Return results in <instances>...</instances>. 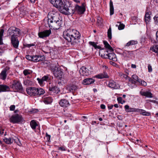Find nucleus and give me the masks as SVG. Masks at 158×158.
I'll return each mask as SVG.
<instances>
[{"instance_id":"7c9ffc66","label":"nucleus","mask_w":158,"mask_h":158,"mask_svg":"<svg viewBox=\"0 0 158 158\" xmlns=\"http://www.w3.org/2000/svg\"><path fill=\"white\" fill-rule=\"evenodd\" d=\"M6 70H4L2 71L0 74V78L1 79L4 80L6 79Z\"/></svg>"},{"instance_id":"f257e3e1","label":"nucleus","mask_w":158,"mask_h":158,"mask_svg":"<svg viewBox=\"0 0 158 158\" xmlns=\"http://www.w3.org/2000/svg\"><path fill=\"white\" fill-rule=\"evenodd\" d=\"M63 37L72 45L78 44L80 42L81 34L75 29H69L65 31L63 33Z\"/></svg>"},{"instance_id":"2f4dec72","label":"nucleus","mask_w":158,"mask_h":158,"mask_svg":"<svg viewBox=\"0 0 158 158\" xmlns=\"http://www.w3.org/2000/svg\"><path fill=\"white\" fill-rule=\"evenodd\" d=\"M16 29V27H10L7 31V34L9 35H12L14 33L15 30Z\"/></svg>"},{"instance_id":"aec40b11","label":"nucleus","mask_w":158,"mask_h":158,"mask_svg":"<svg viewBox=\"0 0 158 158\" xmlns=\"http://www.w3.org/2000/svg\"><path fill=\"white\" fill-rule=\"evenodd\" d=\"M103 43L104 45V46L106 49H105V50L106 51H109L110 52H112L114 51V49L112 48L110 45L106 41H103Z\"/></svg>"},{"instance_id":"5701e85b","label":"nucleus","mask_w":158,"mask_h":158,"mask_svg":"<svg viewBox=\"0 0 158 158\" xmlns=\"http://www.w3.org/2000/svg\"><path fill=\"white\" fill-rule=\"evenodd\" d=\"M140 94L141 95L148 98H152L153 97L152 93L148 91L143 92L141 91L140 92Z\"/></svg>"},{"instance_id":"8fccbe9b","label":"nucleus","mask_w":158,"mask_h":158,"mask_svg":"<svg viewBox=\"0 0 158 158\" xmlns=\"http://www.w3.org/2000/svg\"><path fill=\"white\" fill-rule=\"evenodd\" d=\"M89 44L92 46L94 48H95L96 44L94 42L90 41L89 42Z\"/></svg>"},{"instance_id":"e2e57ef3","label":"nucleus","mask_w":158,"mask_h":158,"mask_svg":"<svg viewBox=\"0 0 158 158\" xmlns=\"http://www.w3.org/2000/svg\"><path fill=\"white\" fill-rule=\"evenodd\" d=\"M130 82H131L132 84H135L136 82L132 78Z\"/></svg>"},{"instance_id":"7ed1b4c3","label":"nucleus","mask_w":158,"mask_h":158,"mask_svg":"<svg viewBox=\"0 0 158 158\" xmlns=\"http://www.w3.org/2000/svg\"><path fill=\"white\" fill-rule=\"evenodd\" d=\"M60 12L65 15H72L75 14V4L68 1L64 2V4Z\"/></svg>"},{"instance_id":"9b49d317","label":"nucleus","mask_w":158,"mask_h":158,"mask_svg":"<svg viewBox=\"0 0 158 158\" xmlns=\"http://www.w3.org/2000/svg\"><path fill=\"white\" fill-rule=\"evenodd\" d=\"M37 90V88L35 87H31L26 89V91L28 94L31 96H36V92Z\"/></svg>"},{"instance_id":"37998d69","label":"nucleus","mask_w":158,"mask_h":158,"mask_svg":"<svg viewBox=\"0 0 158 158\" xmlns=\"http://www.w3.org/2000/svg\"><path fill=\"white\" fill-rule=\"evenodd\" d=\"M155 24L158 25V14H156L153 18Z\"/></svg>"},{"instance_id":"dca6fc26","label":"nucleus","mask_w":158,"mask_h":158,"mask_svg":"<svg viewBox=\"0 0 158 158\" xmlns=\"http://www.w3.org/2000/svg\"><path fill=\"white\" fill-rule=\"evenodd\" d=\"M42 101L45 104H50L52 102L53 99L50 97H45L44 96L42 97Z\"/></svg>"},{"instance_id":"39448f33","label":"nucleus","mask_w":158,"mask_h":158,"mask_svg":"<svg viewBox=\"0 0 158 158\" xmlns=\"http://www.w3.org/2000/svg\"><path fill=\"white\" fill-rule=\"evenodd\" d=\"M10 87L15 92L23 93L24 91L21 84L18 81H14Z\"/></svg>"},{"instance_id":"e433bc0d","label":"nucleus","mask_w":158,"mask_h":158,"mask_svg":"<svg viewBox=\"0 0 158 158\" xmlns=\"http://www.w3.org/2000/svg\"><path fill=\"white\" fill-rule=\"evenodd\" d=\"M96 77L99 79H102L104 78H108V76L107 75L98 74L96 76Z\"/></svg>"},{"instance_id":"bf43d9fd","label":"nucleus","mask_w":158,"mask_h":158,"mask_svg":"<svg viewBox=\"0 0 158 158\" xmlns=\"http://www.w3.org/2000/svg\"><path fill=\"white\" fill-rule=\"evenodd\" d=\"M130 45H131V41H129L126 44L125 46L128 47V46H129Z\"/></svg>"},{"instance_id":"f704fd0d","label":"nucleus","mask_w":158,"mask_h":158,"mask_svg":"<svg viewBox=\"0 0 158 158\" xmlns=\"http://www.w3.org/2000/svg\"><path fill=\"white\" fill-rule=\"evenodd\" d=\"M42 78L44 82V81H48L50 80L51 76L49 75H45L43 76Z\"/></svg>"},{"instance_id":"c03bdc74","label":"nucleus","mask_w":158,"mask_h":158,"mask_svg":"<svg viewBox=\"0 0 158 158\" xmlns=\"http://www.w3.org/2000/svg\"><path fill=\"white\" fill-rule=\"evenodd\" d=\"M118 23H119L120 24L118 26V29L119 30H121L123 29L125 27V25L123 24H121V22H118Z\"/></svg>"},{"instance_id":"680f3d73","label":"nucleus","mask_w":158,"mask_h":158,"mask_svg":"<svg viewBox=\"0 0 158 158\" xmlns=\"http://www.w3.org/2000/svg\"><path fill=\"white\" fill-rule=\"evenodd\" d=\"M59 149L60 150L62 151H65V148L64 147H60L59 148Z\"/></svg>"},{"instance_id":"864d4df0","label":"nucleus","mask_w":158,"mask_h":158,"mask_svg":"<svg viewBox=\"0 0 158 158\" xmlns=\"http://www.w3.org/2000/svg\"><path fill=\"white\" fill-rule=\"evenodd\" d=\"M4 30L3 29H0V37L2 38L4 33Z\"/></svg>"},{"instance_id":"bb28decb","label":"nucleus","mask_w":158,"mask_h":158,"mask_svg":"<svg viewBox=\"0 0 158 158\" xmlns=\"http://www.w3.org/2000/svg\"><path fill=\"white\" fill-rule=\"evenodd\" d=\"M14 34L11 35V37L13 36L14 37H17L16 36H19L20 34V30L18 28L16 27L15 30Z\"/></svg>"},{"instance_id":"0e129e2a","label":"nucleus","mask_w":158,"mask_h":158,"mask_svg":"<svg viewBox=\"0 0 158 158\" xmlns=\"http://www.w3.org/2000/svg\"><path fill=\"white\" fill-rule=\"evenodd\" d=\"M100 107L101 109H105L106 106L102 104L101 105Z\"/></svg>"},{"instance_id":"5fc2aeb1","label":"nucleus","mask_w":158,"mask_h":158,"mask_svg":"<svg viewBox=\"0 0 158 158\" xmlns=\"http://www.w3.org/2000/svg\"><path fill=\"white\" fill-rule=\"evenodd\" d=\"M15 106L14 105H11L10 107V110L11 111H14L15 109Z\"/></svg>"},{"instance_id":"774afa93","label":"nucleus","mask_w":158,"mask_h":158,"mask_svg":"<svg viewBox=\"0 0 158 158\" xmlns=\"http://www.w3.org/2000/svg\"><path fill=\"white\" fill-rule=\"evenodd\" d=\"M156 40L158 41V31H156Z\"/></svg>"},{"instance_id":"49530a36","label":"nucleus","mask_w":158,"mask_h":158,"mask_svg":"<svg viewBox=\"0 0 158 158\" xmlns=\"http://www.w3.org/2000/svg\"><path fill=\"white\" fill-rule=\"evenodd\" d=\"M37 80L38 81L39 83L40 84V85L41 86H43L44 85V81L42 80V79L41 78V79L38 78L37 79Z\"/></svg>"},{"instance_id":"f03ea898","label":"nucleus","mask_w":158,"mask_h":158,"mask_svg":"<svg viewBox=\"0 0 158 158\" xmlns=\"http://www.w3.org/2000/svg\"><path fill=\"white\" fill-rule=\"evenodd\" d=\"M48 23L50 28L57 30L62 26L63 21L58 13H48Z\"/></svg>"},{"instance_id":"c9c22d12","label":"nucleus","mask_w":158,"mask_h":158,"mask_svg":"<svg viewBox=\"0 0 158 158\" xmlns=\"http://www.w3.org/2000/svg\"><path fill=\"white\" fill-rule=\"evenodd\" d=\"M131 52L128 51H124L122 53V55L124 56L128 57H129L130 55L131 54Z\"/></svg>"},{"instance_id":"338daca9","label":"nucleus","mask_w":158,"mask_h":158,"mask_svg":"<svg viewBox=\"0 0 158 158\" xmlns=\"http://www.w3.org/2000/svg\"><path fill=\"white\" fill-rule=\"evenodd\" d=\"M150 102L158 104V102L155 100H150Z\"/></svg>"},{"instance_id":"20e7f679","label":"nucleus","mask_w":158,"mask_h":158,"mask_svg":"<svg viewBox=\"0 0 158 158\" xmlns=\"http://www.w3.org/2000/svg\"><path fill=\"white\" fill-rule=\"evenodd\" d=\"M99 53L100 55H101V56L102 57L105 59L108 58L110 60H111L114 61H117V59L116 55L113 52V51L112 52H110L109 53L108 51H106L105 50L104 48H103L99 51Z\"/></svg>"},{"instance_id":"13d9d810","label":"nucleus","mask_w":158,"mask_h":158,"mask_svg":"<svg viewBox=\"0 0 158 158\" xmlns=\"http://www.w3.org/2000/svg\"><path fill=\"white\" fill-rule=\"evenodd\" d=\"M4 129L2 127H0V134L2 135L4 133Z\"/></svg>"},{"instance_id":"de8ad7c7","label":"nucleus","mask_w":158,"mask_h":158,"mask_svg":"<svg viewBox=\"0 0 158 158\" xmlns=\"http://www.w3.org/2000/svg\"><path fill=\"white\" fill-rule=\"evenodd\" d=\"M35 44H36V42H35L34 43H33V44H26L25 45V46L26 47H28V48H30V47L31 46H35Z\"/></svg>"},{"instance_id":"4c0bfd02","label":"nucleus","mask_w":158,"mask_h":158,"mask_svg":"<svg viewBox=\"0 0 158 158\" xmlns=\"http://www.w3.org/2000/svg\"><path fill=\"white\" fill-rule=\"evenodd\" d=\"M132 78L136 82H139L140 81V79L136 75H133L132 76Z\"/></svg>"},{"instance_id":"c756f323","label":"nucleus","mask_w":158,"mask_h":158,"mask_svg":"<svg viewBox=\"0 0 158 158\" xmlns=\"http://www.w3.org/2000/svg\"><path fill=\"white\" fill-rule=\"evenodd\" d=\"M3 140L7 144H11L14 142V139L11 138H5L3 139Z\"/></svg>"},{"instance_id":"4468645a","label":"nucleus","mask_w":158,"mask_h":158,"mask_svg":"<svg viewBox=\"0 0 158 158\" xmlns=\"http://www.w3.org/2000/svg\"><path fill=\"white\" fill-rule=\"evenodd\" d=\"M80 73L82 76H88L90 73V71L85 67L82 66L80 70Z\"/></svg>"},{"instance_id":"b1692460","label":"nucleus","mask_w":158,"mask_h":158,"mask_svg":"<svg viewBox=\"0 0 158 158\" xmlns=\"http://www.w3.org/2000/svg\"><path fill=\"white\" fill-rule=\"evenodd\" d=\"M108 86L109 87L113 89H117L118 88V86L116 85L115 82L112 80L110 81Z\"/></svg>"},{"instance_id":"a18cd8bd","label":"nucleus","mask_w":158,"mask_h":158,"mask_svg":"<svg viewBox=\"0 0 158 158\" xmlns=\"http://www.w3.org/2000/svg\"><path fill=\"white\" fill-rule=\"evenodd\" d=\"M139 82L140 83V85L143 86H146L147 85V83L145 81L142 80L141 79Z\"/></svg>"},{"instance_id":"09e8293b","label":"nucleus","mask_w":158,"mask_h":158,"mask_svg":"<svg viewBox=\"0 0 158 158\" xmlns=\"http://www.w3.org/2000/svg\"><path fill=\"white\" fill-rule=\"evenodd\" d=\"M29 70L25 69L23 71L24 74L26 76L30 74Z\"/></svg>"},{"instance_id":"69168bd1","label":"nucleus","mask_w":158,"mask_h":158,"mask_svg":"<svg viewBox=\"0 0 158 158\" xmlns=\"http://www.w3.org/2000/svg\"><path fill=\"white\" fill-rule=\"evenodd\" d=\"M114 105H108V107L109 109H111L113 107Z\"/></svg>"},{"instance_id":"473e14b6","label":"nucleus","mask_w":158,"mask_h":158,"mask_svg":"<svg viewBox=\"0 0 158 158\" xmlns=\"http://www.w3.org/2000/svg\"><path fill=\"white\" fill-rule=\"evenodd\" d=\"M37 92H36L37 96H40L41 95H43L45 93L44 90L43 89L41 88H37Z\"/></svg>"},{"instance_id":"3c124183","label":"nucleus","mask_w":158,"mask_h":158,"mask_svg":"<svg viewBox=\"0 0 158 158\" xmlns=\"http://www.w3.org/2000/svg\"><path fill=\"white\" fill-rule=\"evenodd\" d=\"M148 70L149 72H151L152 71V67L150 64H148Z\"/></svg>"},{"instance_id":"0eeeda50","label":"nucleus","mask_w":158,"mask_h":158,"mask_svg":"<svg viewBox=\"0 0 158 158\" xmlns=\"http://www.w3.org/2000/svg\"><path fill=\"white\" fill-rule=\"evenodd\" d=\"M49 1L53 6L56 8L60 11L64 4L62 0H49Z\"/></svg>"},{"instance_id":"a19ab883","label":"nucleus","mask_w":158,"mask_h":158,"mask_svg":"<svg viewBox=\"0 0 158 158\" xmlns=\"http://www.w3.org/2000/svg\"><path fill=\"white\" fill-rule=\"evenodd\" d=\"M97 23L98 26H101L102 25V19L100 18L99 17L97 19Z\"/></svg>"},{"instance_id":"393cba45","label":"nucleus","mask_w":158,"mask_h":158,"mask_svg":"<svg viewBox=\"0 0 158 158\" xmlns=\"http://www.w3.org/2000/svg\"><path fill=\"white\" fill-rule=\"evenodd\" d=\"M30 125L33 130L35 129L36 127L38 126V124L35 120H32L30 122Z\"/></svg>"},{"instance_id":"052dcab7","label":"nucleus","mask_w":158,"mask_h":158,"mask_svg":"<svg viewBox=\"0 0 158 158\" xmlns=\"http://www.w3.org/2000/svg\"><path fill=\"white\" fill-rule=\"evenodd\" d=\"M30 81L29 80H27L24 81V84L25 85H27L29 84Z\"/></svg>"},{"instance_id":"4be33fe9","label":"nucleus","mask_w":158,"mask_h":158,"mask_svg":"<svg viewBox=\"0 0 158 158\" xmlns=\"http://www.w3.org/2000/svg\"><path fill=\"white\" fill-rule=\"evenodd\" d=\"M10 91L9 86L3 85H0V92Z\"/></svg>"},{"instance_id":"cd10ccee","label":"nucleus","mask_w":158,"mask_h":158,"mask_svg":"<svg viewBox=\"0 0 158 158\" xmlns=\"http://www.w3.org/2000/svg\"><path fill=\"white\" fill-rule=\"evenodd\" d=\"M110 15H113L114 14V8L113 5V2L110 0Z\"/></svg>"},{"instance_id":"412c9836","label":"nucleus","mask_w":158,"mask_h":158,"mask_svg":"<svg viewBox=\"0 0 158 158\" xmlns=\"http://www.w3.org/2000/svg\"><path fill=\"white\" fill-rule=\"evenodd\" d=\"M45 59L44 56L34 55V62H38L43 60Z\"/></svg>"},{"instance_id":"f3484780","label":"nucleus","mask_w":158,"mask_h":158,"mask_svg":"<svg viewBox=\"0 0 158 158\" xmlns=\"http://www.w3.org/2000/svg\"><path fill=\"white\" fill-rule=\"evenodd\" d=\"M66 88L67 90L70 92H73V91H75L77 89V86L75 85L70 84L67 86Z\"/></svg>"},{"instance_id":"2eb2a0df","label":"nucleus","mask_w":158,"mask_h":158,"mask_svg":"<svg viewBox=\"0 0 158 158\" xmlns=\"http://www.w3.org/2000/svg\"><path fill=\"white\" fill-rule=\"evenodd\" d=\"M59 104L64 107H67L70 105L69 101L65 99H61L59 102Z\"/></svg>"},{"instance_id":"9d476101","label":"nucleus","mask_w":158,"mask_h":158,"mask_svg":"<svg viewBox=\"0 0 158 158\" xmlns=\"http://www.w3.org/2000/svg\"><path fill=\"white\" fill-rule=\"evenodd\" d=\"M52 33V31L50 29L45 30L38 33V35L40 38H44L49 36Z\"/></svg>"},{"instance_id":"6e6d98bb","label":"nucleus","mask_w":158,"mask_h":158,"mask_svg":"<svg viewBox=\"0 0 158 158\" xmlns=\"http://www.w3.org/2000/svg\"><path fill=\"white\" fill-rule=\"evenodd\" d=\"M46 136L47 138V139L48 141H49L50 139L51 136L50 135H48L47 133L46 134Z\"/></svg>"},{"instance_id":"1a4fd4ad","label":"nucleus","mask_w":158,"mask_h":158,"mask_svg":"<svg viewBox=\"0 0 158 158\" xmlns=\"http://www.w3.org/2000/svg\"><path fill=\"white\" fill-rule=\"evenodd\" d=\"M84 4L82 3L81 6H79L77 4H75V14H82L84 13L85 10Z\"/></svg>"},{"instance_id":"ea45409f","label":"nucleus","mask_w":158,"mask_h":158,"mask_svg":"<svg viewBox=\"0 0 158 158\" xmlns=\"http://www.w3.org/2000/svg\"><path fill=\"white\" fill-rule=\"evenodd\" d=\"M107 35L108 38L109 39H111L112 38L111 29L110 27L108 30Z\"/></svg>"},{"instance_id":"6e6552de","label":"nucleus","mask_w":158,"mask_h":158,"mask_svg":"<svg viewBox=\"0 0 158 158\" xmlns=\"http://www.w3.org/2000/svg\"><path fill=\"white\" fill-rule=\"evenodd\" d=\"M23 118L21 115L18 114L12 115L10 119V122L13 123H19L21 122Z\"/></svg>"},{"instance_id":"6ab92c4d","label":"nucleus","mask_w":158,"mask_h":158,"mask_svg":"<svg viewBox=\"0 0 158 158\" xmlns=\"http://www.w3.org/2000/svg\"><path fill=\"white\" fill-rule=\"evenodd\" d=\"M125 110L127 112H138L139 109L134 108H129L128 105H126L124 106Z\"/></svg>"},{"instance_id":"79ce46f5","label":"nucleus","mask_w":158,"mask_h":158,"mask_svg":"<svg viewBox=\"0 0 158 158\" xmlns=\"http://www.w3.org/2000/svg\"><path fill=\"white\" fill-rule=\"evenodd\" d=\"M14 142L16 143L18 145L20 146L21 145V143L19 141V139L17 138H15V139H14Z\"/></svg>"},{"instance_id":"ddd939ff","label":"nucleus","mask_w":158,"mask_h":158,"mask_svg":"<svg viewBox=\"0 0 158 158\" xmlns=\"http://www.w3.org/2000/svg\"><path fill=\"white\" fill-rule=\"evenodd\" d=\"M11 44L12 46L15 49H18L19 41L17 37H12L11 38Z\"/></svg>"},{"instance_id":"a878e982","label":"nucleus","mask_w":158,"mask_h":158,"mask_svg":"<svg viewBox=\"0 0 158 158\" xmlns=\"http://www.w3.org/2000/svg\"><path fill=\"white\" fill-rule=\"evenodd\" d=\"M151 14V12H146L145 15V22L147 23L149 22L151 20L150 15Z\"/></svg>"},{"instance_id":"a211bd4d","label":"nucleus","mask_w":158,"mask_h":158,"mask_svg":"<svg viewBox=\"0 0 158 158\" xmlns=\"http://www.w3.org/2000/svg\"><path fill=\"white\" fill-rule=\"evenodd\" d=\"M95 81V80L92 78H87L84 79L82 83L85 85H89L93 83Z\"/></svg>"},{"instance_id":"f8f14e48","label":"nucleus","mask_w":158,"mask_h":158,"mask_svg":"<svg viewBox=\"0 0 158 158\" xmlns=\"http://www.w3.org/2000/svg\"><path fill=\"white\" fill-rule=\"evenodd\" d=\"M48 90L49 93L51 95H53L54 93L58 94L60 91V89L58 87L53 85L49 87Z\"/></svg>"},{"instance_id":"72a5a7b5","label":"nucleus","mask_w":158,"mask_h":158,"mask_svg":"<svg viewBox=\"0 0 158 158\" xmlns=\"http://www.w3.org/2000/svg\"><path fill=\"white\" fill-rule=\"evenodd\" d=\"M150 50L152 51L157 53L156 55L158 56V45H155L153 47H151Z\"/></svg>"},{"instance_id":"423d86ee","label":"nucleus","mask_w":158,"mask_h":158,"mask_svg":"<svg viewBox=\"0 0 158 158\" xmlns=\"http://www.w3.org/2000/svg\"><path fill=\"white\" fill-rule=\"evenodd\" d=\"M50 70L55 77L61 76L63 74V70L57 66L54 65L50 66Z\"/></svg>"},{"instance_id":"4d7b16f0","label":"nucleus","mask_w":158,"mask_h":158,"mask_svg":"<svg viewBox=\"0 0 158 158\" xmlns=\"http://www.w3.org/2000/svg\"><path fill=\"white\" fill-rule=\"evenodd\" d=\"M131 45L137 44L138 43L137 41L133 40H131Z\"/></svg>"},{"instance_id":"c85d7f7f","label":"nucleus","mask_w":158,"mask_h":158,"mask_svg":"<svg viewBox=\"0 0 158 158\" xmlns=\"http://www.w3.org/2000/svg\"><path fill=\"white\" fill-rule=\"evenodd\" d=\"M138 112L140 113V114L144 116H148L150 115V113L149 112H147L144 110L143 109H139Z\"/></svg>"},{"instance_id":"603ef678","label":"nucleus","mask_w":158,"mask_h":158,"mask_svg":"<svg viewBox=\"0 0 158 158\" xmlns=\"http://www.w3.org/2000/svg\"><path fill=\"white\" fill-rule=\"evenodd\" d=\"M117 101L118 103H120L122 104H123V102H122V98L121 97H119L117 98Z\"/></svg>"},{"instance_id":"58836bf2","label":"nucleus","mask_w":158,"mask_h":158,"mask_svg":"<svg viewBox=\"0 0 158 158\" xmlns=\"http://www.w3.org/2000/svg\"><path fill=\"white\" fill-rule=\"evenodd\" d=\"M34 55L30 56L28 55L26 56V58L27 60H29L34 62Z\"/></svg>"}]
</instances>
